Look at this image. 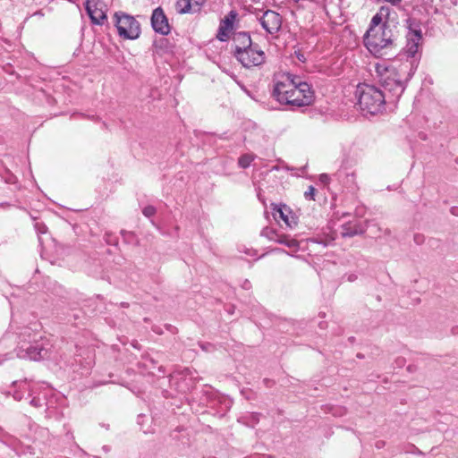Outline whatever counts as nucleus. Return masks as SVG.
I'll return each instance as SVG.
<instances>
[{"label": "nucleus", "instance_id": "obj_1", "mask_svg": "<svg viewBox=\"0 0 458 458\" xmlns=\"http://www.w3.org/2000/svg\"><path fill=\"white\" fill-rule=\"evenodd\" d=\"M272 96L280 104L293 107L310 106L314 101L310 85L291 73L279 74L274 79Z\"/></svg>", "mask_w": 458, "mask_h": 458}, {"label": "nucleus", "instance_id": "obj_2", "mask_svg": "<svg viewBox=\"0 0 458 458\" xmlns=\"http://www.w3.org/2000/svg\"><path fill=\"white\" fill-rule=\"evenodd\" d=\"M380 69L381 66H377V72L386 100L397 101L405 89L406 82L411 80L416 71L415 61H405L398 65L392 64L384 68V72Z\"/></svg>", "mask_w": 458, "mask_h": 458}, {"label": "nucleus", "instance_id": "obj_3", "mask_svg": "<svg viewBox=\"0 0 458 458\" xmlns=\"http://www.w3.org/2000/svg\"><path fill=\"white\" fill-rule=\"evenodd\" d=\"M23 339L19 343L16 349V355L20 359H28L30 360H40L52 358L53 344L46 337L40 336L39 339H34L31 343L30 329H25L21 334Z\"/></svg>", "mask_w": 458, "mask_h": 458}, {"label": "nucleus", "instance_id": "obj_4", "mask_svg": "<svg viewBox=\"0 0 458 458\" xmlns=\"http://www.w3.org/2000/svg\"><path fill=\"white\" fill-rule=\"evenodd\" d=\"M356 96L360 109L370 114L382 112L387 101L381 89L369 84L359 85L356 89Z\"/></svg>", "mask_w": 458, "mask_h": 458}, {"label": "nucleus", "instance_id": "obj_5", "mask_svg": "<svg viewBox=\"0 0 458 458\" xmlns=\"http://www.w3.org/2000/svg\"><path fill=\"white\" fill-rule=\"evenodd\" d=\"M394 36L391 25H385L384 30H373L368 29L364 36V45L376 56L387 55V50L394 46Z\"/></svg>", "mask_w": 458, "mask_h": 458}, {"label": "nucleus", "instance_id": "obj_6", "mask_svg": "<svg viewBox=\"0 0 458 458\" xmlns=\"http://www.w3.org/2000/svg\"><path fill=\"white\" fill-rule=\"evenodd\" d=\"M408 32L406 34L407 43L404 48L407 55L406 61H415L416 67L420 57V48L421 47L422 33L420 25L411 19L406 20Z\"/></svg>", "mask_w": 458, "mask_h": 458}, {"label": "nucleus", "instance_id": "obj_7", "mask_svg": "<svg viewBox=\"0 0 458 458\" xmlns=\"http://www.w3.org/2000/svg\"><path fill=\"white\" fill-rule=\"evenodd\" d=\"M114 24L118 34L124 39H136L140 35V25L131 15L117 12L114 15Z\"/></svg>", "mask_w": 458, "mask_h": 458}, {"label": "nucleus", "instance_id": "obj_8", "mask_svg": "<svg viewBox=\"0 0 458 458\" xmlns=\"http://www.w3.org/2000/svg\"><path fill=\"white\" fill-rule=\"evenodd\" d=\"M236 59L247 68L259 66L265 63L266 55L259 45L253 44L242 52L238 53Z\"/></svg>", "mask_w": 458, "mask_h": 458}, {"label": "nucleus", "instance_id": "obj_9", "mask_svg": "<svg viewBox=\"0 0 458 458\" xmlns=\"http://www.w3.org/2000/svg\"><path fill=\"white\" fill-rule=\"evenodd\" d=\"M259 22L267 33L273 35L280 30L283 19L278 13L272 10H267L259 18Z\"/></svg>", "mask_w": 458, "mask_h": 458}, {"label": "nucleus", "instance_id": "obj_10", "mask_svg": "<svg viewBox=\"0 0 458 458\" xmlns=\"http://www.w3.org/2000/svg\"><path fill=\"white\" fill-rule=\"evenodd\" d=\"M153 30L161 35H167L170 32L168 20L161 7L156 8L151 16Z\"/></svg>", "mask_w": 458, "mask_h": 458}, {"label": "nucleus", "instance_id": "obj_11", "mask_svg": "<svg viewBox=\"0 0 458 458\" xmlns=\"http://www.w3.org/2000/svg\"><path fill=\"white\" fill-rule=\"evenodd\" d=\"M392 9L388 6H381L378 12L372 17L369 29L373 30H384L385 25H390Z\"/></svg>", "mask_w": 458, "mask_h": 458}, {"label": "nucleus", "instance_id": "obj_12", "mask_svg": "<svg viewBox=\"0 0 458 458\" xmlns=\"http://www.w3.org/2000/svg\"><path fill=\"white\" fill-rule=\"evenodd\" d=\"M236 18V13L231 11L220 22L216 38L224 42L229 38L230 32L233 30V22Z\"/></svg>", "mask_w": 458, "mask_h": 458}, {"label": "nucleus", "instance_id": "obj_13", "mask_svg": "<svg viewBox=\"0 0 458 458\" xmlns=\"http://www.w3.org/2000/svg\"><path fill=\"white\" fill-rule=\"evenodd\" d=\"M273 216L276 220L281 219L284 221L286 226L290 229H293L297 225L296 216L286 205L275 208Z\"/></svg>", "mask_w": 458, "mask_h": 458}, {"label": "nucleus", "instance_id": "obj_14", "mask_svg": "<svg viewBox=\"0 0 458 458\" xmlns=\"http://www.w3.org/2000/svg\"><path fill=\"white\" fill-rule=\"evenodd\" d=\"M206 0H177L176 10L179 13H198Z\"/></svg>", "mask_w": 458, "mask_h": 458}, {"label": "nucleus", "instance_id": "obj_15", "mask_svg": "<svg viewBox=\"0 0 458 458\" xmlns=\"http://www.w3.org/2000/svg\"><path fill=\"white\" fill-rule=\"evenodd\" d=\"M234 50L233 55L237 57L238 53L242 52L246 48L253 45L250 36L247 32H238L233 37Z\"/></svg>", "mask_w": 458, "mask_h": 458}, {"label": "nucleus", "instance_id": "obj_16", "mask_svg": "<svg viewBox=\"0 0 458 458\" xmlns=\"http://www.w3.org/2000/svg\"><path fill=\"white\" fill-rule=\"evenodd\" d=\"M367 225L359 222H348L342 225L341 234L343 237H352L362 234L366 232Z\"/></svg>", "mask_w": 458, "mask_h": 458}, {"label": "nucleus", "instance_id": "obj_17", "mask_svg": "<svg viewBox=\"0 0 458 458\" xmlns=\"http://www.w3.org/2000/svg\"><path fill=\"white\" fill-rule=\"evenodd\" d=\"M85 7L91 21L94 24L102 25L104 21L106 20L107 17L106 13L95 5L93 6L89 0H87Z\"/></svg>", "mask_w": 458, "mask_h": 458}, {"label": "nucleus", "instance_id": "obj_18", "mask_svg": "<svg viewBox=\"0 0 458 458\" xmlns=\"http://www.w3.org/2000/svg\"><path fill=\"white\" fill-rule=\"evenodd\" d=\"M276 242L285 245L293 251H296L299 249V242L297 240L290 238L287 235L284 234H279L277 238L276 239Z\"/></svg>", "mask_w": 458, "mask_h": 458}, {"label": "nucleus", "instance_id": "obj_19", "mask_svg": "<svg viewBox=\"0 0 458 458\" xmlns=\"http://www.w3.org/2000/svg\"><path fill=\"white\" fill-rule=\"evenodd\" d=\"M14 384L17 385L20 389L15 390L13 394V396L16 401H21L22 399L21 391H29L30 395L33 394L34 391L30 388V384L26 380L21 381L19 383L15 382Z\"/></svg>", "mask_w": 458, "mask_h": 458}, {"label": "nucleus", "instance_id": "obj_20", "mask_svg": "<svg viewBox=\"0 0 458 458\" xmlns=\"http://www.w3.org/2000/svg\"><path fill=\"white\" fill-rule=\"evenodd\" d=\"M255 159V155L253 154H244L242 155L238 159V165L242 168H247L250 165L251 162Z\"/></svg>", "mask_w": 458, "mask_h": 458}, {"label": "nucleus", "instance_id": "obj_21", "mask_svg": "<svg viewBox=\"0 0 458 458\" xmlns=\"http://www.w3.org/2000/svg\"><path fill=\"white\" fill-rule=\"evenodd\" d=\"M261 234L273 242H276V239L277 238V236H279V234L275 230L268 227L264 228L262 230Z\"/></svg>", "mask_w": 458, "mask_h": 458}, {"label": "nucleus", "instance_id": "obj_22", "mask_svg": "<svg viewBox=\"0 0 458 458\" xmlns=\"http://www.w3.org/2000/svg\"><path fill=\"white\" fill-rule=\"evenodd\" d=\"M315 188L313 186H310L308 190L304 192V197L306 199L313 200L315 196Z\"/></svg>", "mask_w": 458, "mask_h": 458}, {"label": "nucleus", "instance_id": "obj_23", "mask_svg": "<svg viewBox=\"0 0 458 458\" xmlns=\"http://www.w3.org/2000/svg\"><path fill=\"white\" fill-rule=\"evenodd\" d=\"M142 213L147 217H151L156 213V208L153 206H147L143 208Z\"/></svg>", "mask_w": 458, "mask_h": 458}, {"label": "nucleus", "instance_id": "obj_24", "mask_svg": "<svg viewBox=\"0 0 458 458\" xmlns=\"http://www.w3.org/2000/svg\"><path fill=\"white\" fill-rule=\"evenodd\" d=\"M413 241L417 245H421L425 242V236L420 233L414 234Z\"/></svg>", "mask_w": 458, "mask_h": 458}, {"label": "nucleus", "instance_id": "obj_25", "mask_svg": "<svg viewBox=\"0 0 458 458\" xmlns=\"http://www.w3.org/2000/svg\"><path fill=\"white\" fill-rule=\"evenodd\" d=\"M30 405H32L33 407H36V408H38V407H41L42 406V403H41V400L38 397H33L31 400H30Z\"/></svg>", "mask_w": 458, "mask_h": 458}, {"label": "nucleus", "instance_id": "obj_26", "mask_svg": "<svg viewBox=\"0 0 458 458\" xmlns=\"http://www.w3.org/2000/svg\"><path fill=\"white\" fill-rule=\"evenodd\" d=\"M319 181H320L322 183H324V184L328 183V182H329V176H328V174H320V176H319Z\"/></svg>", "mask_w": 458, "mask_h": 458}, {"label": "nucleus", "instance_id": "obj_27", "mask_svg": "<svg viewBox=\"0 0 458 458\" xmlns=\"http://www.w3.org/2000/svg\"><path fill=\"white\" fill-rule=\"evenodd\" d=\"M385 1L390 3L393 5H397L402 2V0H385Z\"/></svg>", "mask_w": 458, "mask_h": 458}, {"label": "nucleus", "instance_id": "obj_28", "mask_svg": "<svg viewBox=\"0 0 458 458\" xmlns=\"http://www.w3.org/2000/svg\"><path fill=\"white\" fill-rule=\"evenodd\" d=\"M242 287L244 289H247V290L250 289V282L249 280H245L243 284H242Z\"/></svg>", "mask_w": 458, "mask_h": 458}, {"label": "nucleus", "instance_id": "obj_29", "mask_svg": "<svg viewBox=\"0 0 458 458\" xmlns=\"http://www.w3.org/2000/svg\"><path fill=\"white\" fill-rule=\"evenodd\" d=\"M451 213L454 215V216H458V207H453L451 208Z\"/></svg>", "mask_w": 458, "mask_h": 458}, {"label": "nucleus", "instance_id": "obj_30", "mask_svg": "<svg viewBox=\"0 0 458 458\" xmlns=\"http://www.w3.org/2000/svg\"><path fill=\"white\" fill-rule=\"evenodd\" d=\"M209 346H210V344H200V347H201L204 351H208Z\"/></svg>", "mask_w": 458, "mask_h": 458}, {"label": "nucleus", "instance_id": "obj_31", "mask_svg": "<svg viewBox=\"0 0 458 458\" xmlns=\"http://www.w3.org/2000/svg\"><path fill=\"white\" fill-rule=\"evenodd\" d=\"M43 228H45V225H42V227L38 229L40 233H45V230H43Z\"/></svg>", "mask_w": 458, "mask_h": 458}, {"label": "nucleus", "instance_id": "obj_32", "mask_svg": "<svg viewBox=\"0 0 458 458\" xmlns=\"http://www.w3.org/2000/svg\"><path fill=\"white\" fill-rule=\"evenodd\" d=\"M43 228H45V225H42V227L38 229L40 233H45V230H43Z\"/></svg>", "mask_w": 458, "mask_h": 458}, {"label": "nucleus", "instance_id": "obj_33", "mask_svg": "<svg viewBox=\"0 0 458 458\" xmlns=\"http://www.w3.org/2000/svg\"><path fill=\"white\" fill-rule=\"evenodd\" d=\"M43 228H45V225H42V227L38 229L40 233H45V230H43Z\"/></svg>", "mask_w": 458, "mask_h": 458}, {"label": "nucleus", "instance_id": "obj_34", "mask_svg": "<svg viewBox=\"0 0 458 458\" xmlns=\"http://www.w3.org/2000/svg\"><path fill=\"white\" fill-rule=\"evenodd\" d=\"M381 445H382V443H381V442H377V447H378V448H379V447H381Z\"/></svg>", "mask_w": 458, "mask_h": 458}]
</instances>
